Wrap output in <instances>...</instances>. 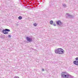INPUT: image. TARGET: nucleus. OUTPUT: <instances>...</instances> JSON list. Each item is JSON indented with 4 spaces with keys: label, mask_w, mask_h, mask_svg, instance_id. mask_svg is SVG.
I'll use <instances>...</instances> for the list:
<instances>
[{
    "label": "nucleus",
    "mask_w": 78,
    "mask_h": 78,
    "mask_svg": "<svg viewBox=\"0 0 78 78\" xmlns=\"http://www.w3.org/2000/svg\"><path fill=\"white\" fill-rule=\"evenodd\" d=\"M62 78H73V76L68 74L66 72H62L61 73Z\"/></svg>",
    "instance_id": "nucleus-1"
},
{
    "label": "nucleus",
    "mask_w": 78,
    "mask_h": 78,
    "mask_svg": "<svg viewBox=\"0 0 78 78\" xmlns=\"http://www.w3.org/2000/svg\"><path fill=\"white\" fill-rule=\"evenodd\" d=\"M10 31V30L8 29H5L2 30V33L4 34H7L9 33L8 32H9Z\"/></svg>",
    "instance_id": "nucleus-2"
},
{
    "label": "nucleus",
    "mask_w": 78,
    "mask_h": 78,
    "mask_svg": "<svg viewBox=\"0 0 78 78\" xmlns=\"http://www.w3.org/2000/svg\"><path fill=\"white\" fill-rule=\"evenodd\" d=\"M56 23L57 24V25L61 26L62 25V23L61 22L60 20H58L56 22Z\"/></svg>",
    "instance_id": "nucleus-3"
},
{
    "label": "nucleus",
    "mask_w": 78,
    "mask_h": 78,
    "mask_svg": "<svg viewBox=\"0 0 78 78\" xmlns=\"http://www.w3.org/2000/svg\"><path fill=\"white\" fill-rule=\"evenodd\" d=\"M66 15L67 16L66 17L67 19H69V18H73V16L70 15L69 13H67Z\"/></svg>",
    "instance_id": "nucleus-4"
},
{
    "label": "nucleus",
    "mask_w": 78,
    "mask_h": 78,
    "mask_svg": "<svg viewBox=\"0 0 78 78\" xmlns=\"http://www.w3.org/2000/svg\"><path fill=\"white\" fill-rule=\"evenodd\" d=\"M61 48H58L57 50L56 49L55 50V53L57 54H59L60 51L61 50Z\"/></svg>",
    "instance_id": "nucleus-5"
},
{
    "label": "nucleus",
    "mask_w": 78,
    "mask_h": 78,
    "mask_svg": "<svg viewBox=\"0 0 78 78\" xmlns=\"http://www.w3.org/2000/svg\"><path fill=\"white\" fill-rule=\"evenodd\" d=\"M26 39L27 41L29 42H32V38L28 37H26Z\"/></svg>",
    "instance_id": "nucleus-6"
},
{
    "label": "nucleus",
    "mask_w": 78,
    "mask_h": 78,
    "mask_svg": "<svg viewBox=\"0 0 78 78\" xmlns=\"http://www.w3.org/2000/svg\"><path fill=\"white\" fill-rule=\"evenodd\" d=\"M73 64H75V65H76V66H78V61L77 60H75L73 62Z\"/></svg>",
    "instance_id": "nucleus-7"
},
{
    "label": "nucleus",
    "mask_w": 78,
    "mask_h": 78,
    "mask_svg": "<svg viewBox=\"0 0 78 78\" xmlns=\"http://www.w3.org/2000/svg\"><path fill=\"white\" fill-rule=\"evenodd\" d=\"M64 51L61 48L60 49V53L59 54H62L64 53Z\"/></svg>",
    "instance_id": "nucleus-8"
},
{
    "label": "nucleus",
    "mask_w": 78,
    "mask_h": 78,
    "mask_svg": "<svg viewBox=\"0 0 78 78\" xmlns=\"http://www.w3.org/2000/svg\"><path fill=\"white\" fill-rule=\"evenodd\" d=\"M50 23L51 25H53V20H51L50 21Z\"/></svg>",
    "instance_id": "nucleus-9"
},
{
    "label": "nucleus",
    "mask_w": 78,
    "mask_h": 78,
    "mask_svg": "<svg viewBox=\"0 0 78 78\" xmlns=\"http://www.w3.org/2000/svg\"><path fill=\"white\" fill-rule=\"evenodd\" d=\"M22 19V17L21 16H20L18 17V19H19V20H21Z\"/></svg>",
    "instance_id": "nucleus-10"
},
{
    "label": "nucleus",
    "mask_w": 78,
    "mask_h": 78,
    "mask_svg": "<svg viewBox=\"0 0 78 78\" xmlns=\"http://www.w3.org/2000/svg\"><path fill=\"white\" fill-rule=\"evenodd\" d=\"M62 6L63 8H66V5L65 4H64L62 5Z\"/></svg>",
    "instance_id": "nucleus-11"
},
{
    "label": "nucleus",
    "mask_w": 78,
    "mask_h": 78,
    "mask_svg": "<svg viewBox=\"0 0 78 78\" xmlns=\"http://www.w3.org/2000/svg\"><path fill=\"white\" fill-rule=\"evenodd\" d=\"M33 25L34 27H36L37 25V24L36 23H34Z\"/></svg>",
    "instance_id": "nucleus-12"
},
{
    "label": "nucleus",
    "mask_w": 78,
    "mask_h": 78,
    "mask_svg": "<svg viewBox=\"0 0 78 78\" xmlns=\"http://www.w3.org/2000/svg\"><path fill=\"white\" fill-rule=\"evenodd\" d=\"M8 37H9L10 38L11 37V35H8Z\"/></svg>",
    "instance_id": "nucleus-13"
},
{
    "label": "nucleus",
    "mask_w": 78,
    "mask_h": 78,
    "mask_svg": "<svg viewBox=\"0 0 78 78\" xmlns=\"http://www.w3.org/2000/svg\"><path fill=\"white\" fill-rule=\"evenodd\" d=\"M76 60V61H78V57H76L75 58Z\"/></svg>",
    "instance_id": "nucleus-14"
},
{
    "label": "nucleus",
    "mask_w": 78,
    "mask_h": 78,
    "mask_svg": "<svg viewBox=\"0 0 78 78\" xmlns=\"http://www.w3.org/2000/svg\"><path fill=\"white\" fill-rule=\"evenodd\" d=\"M53 25L54 26H55L56 25V24H55V23H54L53 24Z\"/></svg>",
    "instance_id": "nucleus-15"
},
{
    "label": "nucleus",
    "mask_w": 78,
    "mask_h": 78,
    "mask_svg": "<svg viewBox=\"0 0 78 78\" xmlns=\"http://www.w3.org/2000/svg\"><path fill=\"white\" fill-rule=\"evenodd\" d=\"M44 70H44V69H42V71H44Z\"/></svg>",
    "instance_id": "nucleus-16"
}]
</instances>
